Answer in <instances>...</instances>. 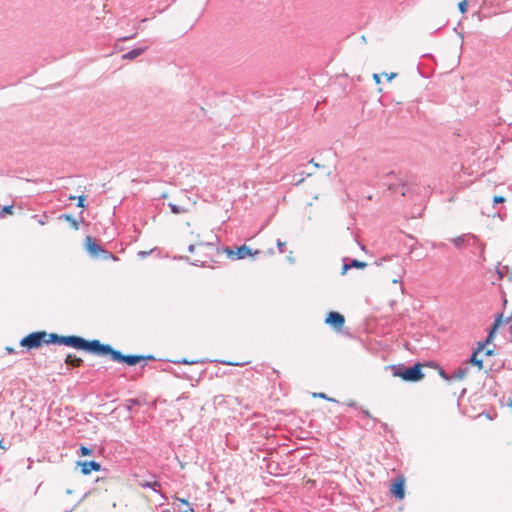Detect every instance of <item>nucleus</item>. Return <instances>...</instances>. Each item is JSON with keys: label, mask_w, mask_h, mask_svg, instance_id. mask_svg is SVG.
Listing matches in <instances>:
<instances>
[{"label": "nucleus", "mask_w": 512, "mask_h": 512, "mask_svg": "<svg viewBox=\"0 0 512 512\" xmlns=\"http://www.w3.org/2000/svg\"><path fill=\"white\" fill-rule=\"evenodd\" d=\"M48 342L56 345H64L68 347H72L74 349L83 350L94 355L98 356L101 342L97 339L94 340H86L77 335H58L56 333H50Z\"/></svg>", "instance_id": "obj_1"}, {"label": "nucleus", "mask_w": 512, "mask_h": 512, "mask_svg": "<svg viewBox=\"0 0 512 512\" xmlns=\"http://www.w3.org/2000/svg\"><path fill=\"white\" fill-rule=\"evenodd\" d=\"M423 364L417 362L412 366H407L404 363L392 364L385 367L392 372L394 377H399L405 382H419L425 374L422 371Z\"/></svg>", "instance_id": "obj_2"}, {"label": "nucleus", "mask_w": 512, "mask_h": 512, "mask_svg": "<svg viewBox=\"0 0 512 512\" xmlns=\"http://www.w3.org/2000/svg\"><path fill=\"white\" fill-rule=\"evenodd\" d=\"M98 356H109L112 361L117 363H124L128 366H135L143 360H153L151 355L143 356L137 354L124 355L121 351L114 349L110 344H101Z\"/></svg>", "instance_id": "obj_3"}, {"label": "nucleus", "mask_w": 512, "mask_h": 512, "mask_svg": "<svg viewBox=\"0 0 512 512\" xmlns=\"http://www.w3.org/2000/svg\"><path fill=\"white\" fill-rule=\"evenodd\" d=\"M49 334L46 331L32 332L20 340V346L24 347L27 351L38 349L44 344H51L48 342Z\"/></svg>", "instance_id": "obj_4"}, {"label": "nucleus", "mask_w": 512, "mask_h": 512, "mask_svg": "<svg viewBox=\"0 0 512 512\" xmlns=\"http://www.w3.org/2000/svg\"><path fill=\"white\" fill-rule=\"evenodd\" d=\"M450 242L453 243V245L458 249H461L466 245L477 244V246L479 247V257H482L483 260L485 259L484 258L485 246L479 240V238L472 233H465L460 236L451 238Z\"/></svg>", "instance_id": "obj_5"}, {"label": "nucleus", "mask_w": 512, "mask_h": 512, "mask_svg": "<svg viewBox=\"0 0 512 512\" xmlns=\"http://www.w3.org/2000/svg\"><path fill=\"white\" fill-rule=\"evenodd\" d=\"M388 188L394 193H400L403 197H411L414 192L413 185L401 179L396 182H389Z\"/></svg>", "instance_id": "obj_6"}, {"label": "nucleus", "mask_w": 512, "mask_h": 512, "mask_svg": "<svg viewBox=\"0 0 512 512\" xmlns=\"http://www.w3.org/2000/svg\"><path fill=\"white\" fill-rule=\"evenodd\" d=\"M153 480L138 479L137 484L142 488H148L156 493H159L164 500H167V496L160 492L161 483L156 480L155 474H149Z\"/></svg>", "instance_id": "obj_7"}, {"label": "nucleus", "mask_w": 512, "mask_h": 512, "mask_svg": "<svg viewBox=\"0 0 512 512\" xmlns=\"http://www.w3.org/2000/svg\"><path fill=\"white\" fill-rule=\"evenodd\" d=\"M325 323L336 330H340L345 324V318L339 312L331 311L327 314Z\"/></svg>", "instance_id": "obj_8"}, {"label": "nucleus", "mask_w": 512, "mask_h": 512, "mask_svg": "<svg viewBox=\"0 0 512 512\" xmlns=\"http://www.w3.org/2000/svg\"><path fill=\"white\" fill-rule=\"evenodd\" d=\"M391 494L398 500H402L405 496V480L403 477L396 478L391 484Z\"/></svg>", "instance_id": "obj_9"}, {"label": "nucleus", "mask_w": 512, "mask_h": 512, "mask_svg": "<svg viewBox=\"0 0 512 512\" xmlns=\"http://www.w3.org/2000/svg\"><path fill=\"white\" fill-rule=\"evenodd\" d=\"M77 466H79L81 468V473L83 475H88L92 471H100L101 470V464L95 460L78 461Z\"/></svg>", "instance_id": "obj_10"}, {"label": "nucleus", "mask_w": 512, "mask_h": 512, "mask_svg": "<svg viewBox=\"0 0 512 512\" xmlns=\"http://www.w3.org/2000/svg\"><path fill=\"white\" fill-rule=\"evenodd\" d=\"M85 241H86L85 248H86L87 252L91 256L98 258L103 247L99 243H97V241L91 236H87Z\"/></svg>", "instance_id": "obj_11"}, {"label": "nucleus", "mask_w": 512, "mask_h": 512, "mask_svg": "<svg viewBox=\"0 0 512 512\" xmlns=\"http://www.w3.org/2000/svg\"><path fill=\"white\" fill-rule=\"evenodd\" d=\"M260 253H262L260 250H255L253 252L250 247L243 244V245L237 247L236 252H235L236 257L234 259H244L248 256H254V255H257Z\"/></svg>", "instance_id": "obj_12"}, {"label": "nucleus", "mask_w": 512, "mask_h": 512, "mask_svg": "<svg viewBox=\"0 0 512 512\" xmlns=\"http://www.w3.org/2000/svg\"><path fill=\"white\" fill-rule=\"evenodd\" d=\"M148 47H149L148 45H145L142 47L134 48V49L128 51L127 53L123 54L122 59L123 60H133V59L137 58L138 56L142 55L148 49Z\"/></svg>", "instance_id": "obj_13"}, {"label": "nucleus", "mask_w": 512, "mask_h": 512, "mask_svg": "<svg viewBox=\"0 0 512 512\" xmlns=\"http://www.w3.org/2000/svg\"><path fill=\"white\" fill-rule=\"evenodd\" d=\"M502 321H503V313L496 314L495 318H494L493 325L491 326V328L488 332V341H492L494 339V335H495L496 331L498 330V328L500 327V325L502 324Z\"/></svg>", "instance_id": "obj_14"}, {"label": "nucleus", "mask_w": 512, "mask_h": 512, "mask_svg": "<svg viewBox=\"0 0 512 512\" xmlns=\"http://www.w3.org/2000/svg\"><path fill=\"white\" fill-rule=\"evenodd\" d=\"M65 363L68 366L80 367L83 364V360L75 355L68 354L65 358Z\"/></svg>", "instance_id": "obj_15"}, {"label": "nucleus", "mask_w": 512, "mask_h": 512, "mask_svg": "<svg viewBox=\"0 0 512 512\" xmlns=\"http://www.w3.org/2000/svg\"><path fill=\"white\" fill-rule=\"evenodd\" d=\"M468 372L469 368L467 366L459 367L453 374H451L452 380H462L467 376Z\"/></svg>", "instance_id": "obj_16"}, {"label": "nucleus", "mask_w": 512, "mask_h": 512, "mask_svg": "<svg viewBox=\"0 0 512 512\" xmlns=\"http://www.w3.org/2000/svg\"><path fill=\"white\" fill-rule=\"evenodd\" d=\"M58 219H60V220L64 219L65 221L70 223V225L73 227L74 230H78L79 229V221L77 219H75L70 214H61V215H59Z\"/></svg>", "instance_id": "obj_17"}, {"label": "nucleus", "mask_w": 512, "mask_h": 512, "mask_svg": "<svg viewBox=\"0 0 512 512\" xmlns=\"http://www.w3.org/2000/svg\"><path fill=\"white\" fill-rule=\"evenodd\" d=\"M467 362L471 363L474 366H477L479 370H481L483 368V360L478 358L477 353L472 352V354Z\"/></svg>", "instance_id": "obj_18"}, {"label": "nucleus", "mask_w": 512, "mask_h": 512, "mask_svg": "<svg viewBox=\"0 0 512 512\" xmlns=\"http://www.w3.org/2000/svg\"><path fill=\"white\" fill-rule=\"evenodd\" d=\"M98 258H102L103 260H114V261H117L119 259L115 254H113L112 252H110L104 248L100 252Z\"/></svg>", "instance_id": "obj_19"}, {"label": "nucleus", "mask_w": 512, "mask_h": 512, "mask_svg": "<svg viewBox=\"0 0 512 512\" xmlns=\"http://www.w3.org/2000/svg\"><path fill=\"white\" fill-rule=\"evenodd\" d=\"M140 401L137 398H129L125 401V408L128 412H132L134 406H139Z\"/></svg>", "instance_id": "obj_20"}, {"label": "nucleus", "mask_w": 512, "mask_h": 512, "mask_svg": "<svg viewBox=\"0 0 512 512\" xmlns=\"http://www.w3.org/2000/svg\"><path fill=\"white\" fill-rule=\"evenodd\" d=\"M349 263H350L351 268H356V269H364L367 266L366 262H362L358 259L349 258Z\"/></svg>", "instance_id": "obj_21"}, {"label": "nucleus", "mask_w": 512, "mask_h": 512, "mask_svg": "<svg viewBox=\"0 0 512 512\" xmlns=\"http://www.w3.org/2000/svg\"><path fill=\"white\" fill-rule=\"evenodd\" d=\"M168 206L173 214H182V213L187 212V210L185 208L178 206L176 204H173V203H169Z\"/></svg>", "instance_id": "obj_22"}, {"label": "nucleus", "mask_w": 512, "mask_h": 512, "mask_svg": "<svg viewBox=\"0 0 512 512\" xmlns=\"http://www.w3.org/2000/svg\"><path fill=\"white\" fill-rule=\"evenodd\" d=\"M175 500H177L181 504H185V506H186V509H183L180 512H195V510L192 507H190V503L188 502V500H186L184 498H179L177 496H175Z\"/></svg>", "instance_id": "obj_23"}, {"label": "nucleus", "mask_w": 512, "mask_h": 512, "mask_svg": "<svg viewBox=\"0 0 512 512\" xmlns=\"http://www.w3.org/2000/svg\"><path fill=\"white\" fill-rule=\"evenodd\" d=\"M69 199L70 200L77 199V207H79V208H85L86 207V205H85L86 196L85 195H80L78 197L71 196V197H69Z\"/></svg>", "instance_id": "obj_24"}, {"label": "nucleus", "mask_w": 512, "mask_h": 512, "mask_svg": "<svg viewBox=\"0 0 512 512\" xmlns=\"http://www.w3.org/2000/svg\"><path fill=\"white\" fill-rule=\"evenodd\" d=\"M490 342H491V341H488V336H487V337H486V339H485L484 341H482V342H478V344H477V348H475V349L473 350V352H474V353L479 354L480 352H482V351L485 349L486 345H487L488 343H490Z\"/></svg>", "instance_id": "obj_25"}, {"label": "nucleus", "mask_w": 512, "mask_h": 512, "mask_svg": "<svg viewBox=\"0 0 512 512\" xmlns=\"http://www.w3.org/2000/svg\"><path fill=\"white\" fill-rule=\"evenodd\" d=\"M437 370H438V374H439V376H440L442 379H444V380H446V381H448V382L452 381L451 374H448V373L443 369V367L439 366Z\"/></svg>", "instance_id": "obj_26"}, {"label": "nucleus", "mask_w": 512, "mask_h": 512, "mask_svg": "<svg viewBox=\"0 0 512 512\" xmlns=\"http://www.w3.org/2000/svg\"><path fill=\"white\" fill-rule=\"evenodd\" d=\"M92 453H93V449L89 448V447H86L84 445H81L79 450H78V454L80 456H88V455H91Z\"/></svg>", "instance_id": "obj_27"}, {"label": "nucleus", "mask_w": 512, "mask_h": 512, "mask_svg": "<svg viewBox=\"0 0 512 512\" xmlns=\"http://www.w3.org/2000/svg\"><path fill=\"white\" fill-rule=\"evenodd\" d=\"M394 257H396V256H395V255H387V256H385V257H382V258H379V259L375 260L374 264H375L376 266H381V265H383V263H384V262H386V261H390V260H392Z\"/></svg>", "instance_id": "obj_28"}, {"label": "nucleus", "mask_w": 512, "mask_h": 512, "mask_svg": "<svg viewBox=\"0 0 512 512\" xmlns=\"http://www.w3.org/2000/svg\"><path fill=\"white\" fill-rule=\"evenodd\" d=\"M343 265H342V271H341V274L344 275L346 274V272L351 269V266H350V263H349V258L348 257H345L343 258Z\"/></svg>", "instance_id": "obj_29"}, {"label": "nucleus", "mask_w": 512, "mask_h": 512, "mask_svg": "<svg viewBox=\"0 0 512 512\" xmlns=\"http://www.w3.org/2000/svg\"><path fill=\"white\" fill-rule=\"evenodd\" d=\"M343 265H342V271H341V274L344 275L346 274V272L351 269V266H350V263H349V258L348 257H345L343 258Z\"/></svg>", "instance_id": "obj_30"}, {"label": "nucleus", "mask_w": 512, "mask_h": 512, "mask_svg": "<svg viewBox=\"0 0 512 512\" xmlns=\"http://www.w3.org/2000/svg\"><path fill=\"white\" fill-rule=\"evenodd\" d=\"M13 212V205H5L0 210V216H4L6 214H12Z\"/></svg>", "instance_id": "obj_31"}, {"label": "nucleus", "mask_w": 512, "mask_h": 512, "mask_svg": "<svg viewBox=\"0 0 512 512\" xmlns=\"http://www.w3.org/2000/svg\"><path fill=\"white\" fill-rule=\"evenodd\" d=\"M467 7H468V3H467V1H466V0L461 1V2L458 4V9H459V11H460L462 14L466 13V11H467Z\"/></svg>", "instance_id": "obj_32"}, {"label": "nucleus", "mask_w": 512, "mask_h": 512, "mask_svg": "<svg viewBox=\"0 0 512 512\" xmlns=\"http://www.w3.org/2000/svg\"><path fill=\"white\" fill-rule=\"evenodd\" d=\"M276 245H277V248H278L279 252L280 253H284L285 246H286L285 242H282L280 239H277Z\"/></svg>", "instance_id": "obj_33"}, {"label": "nucleus", "mask_w": 512, "mask_h": 512, "mask_svg": "<svg viewBox=\"0 0 512 512\" xmlns=\"http://www.w3.org/2000/svg\"><path fill=\"white\" fill-rule=\"evenodd\" d=\"M223 252H225L229 257H232L233 255H235V252L232 250V248H230L229 246H224L222 248Z\"/></svg>", "instance_id": "obj_34"}, {"label": "nucleus", "mask_w": 512, "mask_h": 512, "mask_svg": "<svg viewBox=\"0 0 512 512\" xmlns=\"http://www.w3.org/2000/svg\"><path fill=\"white\" fill-rule=\"evenodd\" d=\"M423 366H429V367H432V368H435V369H438V367L440 366L437 362L435 361H428L426 362L425 364H423Z\"/></svg>", "instance_id": "obj_35"}, {"label": "nucleus", "mask_w": 512, "mask_h": 512, "mask_svg": "<svg viewBox=\"0 0 512 512\" xmlns=\"http://www.w3.org/2000/svg\"><path fill=\"white\" fill-rule=\"evenodd\" d=\"M314 396H317V397H320V398H323V399H326L328 401H333L335 402L336 400L335 399H332V398H329L327 397V395L323 392H320V393H317V394H314Z\"/></svg>", "instance_id": "obj_36"}, {"label": "nucleus", "mask_w": 512, "mask_h": 512, "mask_svg": "<svg viewBox=\"0 0 512 512\" xmlns=\"http://www.w3.org/2000/svg\"><path fill=\"white\" fill-rule=\"evenodd\" d=\"M190 264L194 265V266H204L205 261L199 260V259H195L194 261H191Z\"/></svg>", "instance_id": "obj_37"}, {"label": "nucleus", "mask_w": 512, "mask_h": 512, "mask_svg": "<svg viewBox=\"0 0 512 512\" xmlns=\"http://www.w3.org/2000/svg\"><path fill=\"white\" fill-rule=\"evenodd\" d=\"M505 201V198L503 196H495L493 199L494 204L503 203Z\"/></svg>", "instance_id": "obj_38"}, {"label": "nucleus", "mask_w": 512, "mask_h": 512, "mask_svg": "<svg viewBox=\"0 0 512 512\" xmlns=\"http://www.w3.org/2000/svg\"><path fill=\"white\" fill-rule=\"evenodd\" d=\"M467 246L472 248L471 252L473 254L479 255V247L477 246V244H472V245H467Z\"/></svg>", "instance_id": "obj_39"}, {"label": "nucleus", "mask_w": 512, "mask_h": 512, "mask_svg": "<svg viewBox=\"0 0 512 512\" xmlns=\"http://www.w3.org/2000/svg\"><path fill=\"white\" fill-rule=\"evenodd\" d=\"M175 363H178V364H194L196 363V361H188L187 359H182V360H177V361H174Z\"/></svg>", "instance_id": "obj_40"}, {"label": "nucleus", "mask_w": 512, "mask_h": 512, "mask_svg": "<svg viewBox=\"0 0 512 512\" xmlns=\"http://www.w3.org/2000/svg\"><path fill=\"white\" fill-rule=\"evenodd\" d=\"M5 350H6V352H7L8 354H14V353H16L15 349H14V348H12V347H9V346H7V347L5 348Z\"/></svg>", "instance_id": "obj_41"}, {"label": "nucleus", "mask_w": 512, "mask_h": 512, "mask_svg": "<svg viewBox=\"0 0 512 512\" xmlns=\"http://www.w3.org/2000/svg\"><path fill=\"white\" fill-rule=\"evenodd\" d=\"M195 249H196V245H194V244H190V245L188 246V251H189L190 253H194V252H195Z\"/></svg>", "instance_id": "obj_42"}, {"label": "nucleus", "mask_w": 512, "mask_h": 512, "mask_svg": "<svg viewBox=\"0 0 512 512\" xmlns=\"http://www.w3.org/2000/svg\"><path fill=\"white\" fill-rule=\"evenodd\" d=\"M493 354H494V350H492V349H487L484 352L485 356H492Z\"/></svg>", "instance_id": "obj_43"}, {"label": "nucleus", "mask_w": 512, "mask_h": 512, "mask_svg": "<svg viewBox=\"0 0 512 512\" xmlns=\"http://www.w3.org/2000/svg\"><path fill=\"white\" fill-rule=\"evenodd\" d=\"M373 79H374V81H375L377 84H379V83H380V76H379L378 74H376V73H375V74H373Z\"/></svg>", "instance_id": "obj_44"}, {"label": "nucleus", "mask_w": 512, "mask_h": 512, "mask_svg": "<svg viewBox=\"0 0 512 512\" xmlns=\"http://www.w3.org/2000/svg\"><path fill=\"white\" fill-rule=\"evenodd\" d=\"M148 254H149V252H146V251H140V252L138 253V255H139L140 257H142V258L146 257Z\"/></svg>", "instance_id": "obj_45"}, {"label": "nucleus", "mask_w": 512, "mask_h": 512, "mask_svg": "<svg viewBox=\"0 0 512 512\" xmlns=\"http://www.w3.org/2000/svg\"><path fill=\"white\" fill-rule=\"evenodd\" d=\"M396 75H397L396 73H390L389 75H388V74H386V76H387L388 80H392L393 78H395V77H396Z\"/></svg>", "instance_id": "obj_46"}, {"label": "nucleus", "mask_w": 512, "mask_h": 512, "mask_svg": "<svg viewBox=\"0 0 512 512\" xmlns=\"http://www.w3.org/2000/svg\"><path fill=\"white\" fill-rule=\"evenodd\" d=\"M0 449L6 450L7 447L4 445L3 440H0Z\"/></svg>", "instance_id": "obj_47"}, {"label": "nucleus", "mask_w": 512, "mask_h": 512, "mask_svg": "<svg viewBox=\"0 0 512 512\" xmlns=\"http://www.w3.org/2000/svg\"><path fill=\"white\" fill-rule=\"evenodd\" d=\"M198 245L199 246H208V247H212L213 246L212 243H205V244L204 243H199Z\"/></svg>", "instance_id": "obj_48"}, {"label": "nucleus", "mask_w": 512, "mask_h": 512, "mask_svg": "<svg viewBox=\"0 0 512 512\" xmlns=\"http://www.w3.org/2000/svg\"><path fill=\"white\" fill-rule=\"evenodd\" d=\"M401 277H402V276H401V274H398V279H393V280H392V282H393V283H398V282H400Z\"/></svg>", "instance_id": "obj_49"}, {"label": "nucleus", "mask_w": 512, "mask_h": 512, "mask_svg": "<svg viewBox=\"0 0 512 512\" xmlns=\"http://www.w3.org/2000/svg\"><path fill=\"white\" fill-rule=\"evenodd\" d=\"M136 34H133L131 36H127V37H123L121 40H128V39H133L135 37Z\"/></svg>", "instance_id": "obj_50"}, {"label": "nucleus", "mask_w": 512, "mask_h": 512, "mask_svg": "<svg viewBox=\"0 0 512 512\" xmlns=\"http://www.w3.org/2000/svg\"><path fill=\"white\" fill-rule=\"evenodd\" d=\"M362 413L366 416V417H371L370 413L368 410H362Z\"/></svg>", "instance_id": "obj_51"}, {"label": "nucleus", "mask_w": 512, "mask_h": 512, "mask_svg": "<svg viewBox=\"0 0 512 512\" xmlns=\"http://www.w3.org/2000/svg\"><path fill=\"white\" fill-rule=\"evenodd\" d=\"M221 363H224V364H226V365H234V363H232V362H224V361H221Z\"/></svg>", "instance_id": "obj_52"}, {"label": "nucleus", "mask_w": 512, "mask_h": 512, "mask_svg": "<svg viewBox=\"0 0 512 512\" xmlns=\"http://www.w3.org/2000/svg\"><path fill=\"white\" fill-rule=\"evenodd\" d=\"M508 406H509V407H512V398H511V399H509V401H508Z\"/></svg>", "instance_id": "obj_53"}, {"label": "nucleus", "mask_w": 512, "mask_h": 512, "mask_svg": "<svg viewBox=\"0 0 512 512\" xmlns=\"http://www.w3.org/2000/svg\"><path fill=\"white\" fill-rule=\"evenodd\" d=\"M349 406L356 407V403L355 402H351V403H349Z\"/></svg>", "instance_id": "obj_54"}, {"label": "nucleus", "mask_w": 512, "mask_h": 512, "mask_svg": "<svg viewBox=\"0 0 512 512\" xmlns=\"http://www.w3.org/2000/svg\"><path fill=\"white\" fill-rule=\"evenodd\" d=\"M510 333H511V339H510V342L512 343V325L510 326Z\"/></svg>", "instance_id": "obj_55"}, {"label": "nucleus", "mask_w": 512, "mask_h": 512, "mask_svg": "<svg viewBox=\"0 0 512 512\" xmlns=\"http://www.w3.org/2000/svg\"><path fill=\"white\" fill-rule=\"evenodd\" d=\"M511 319H512L511 317H508V318H506L505 322L508 323L511 321Z\"/></svg>", "instance_id": "obj_56"}, {"label": "nucleus", "mask_w": 512, "mask_h": 512, "mask_svg": "<svg viewBox=\"0 0 512 512\" xmlns=\"http://www.w3.org/2000/svg\"><path fill=\"white\" fill-rule=\"evenodd\" d=\"M268 253H269V254H273V253H274L273 249H269V250H268Z\"/></svg>", "instance_id": "obj_57"}, {"label": "nucleus", "mask_w": 512, "mask_h": 512, "mask_svg": "<svg viewBox=\"0 0 512 512\" xmlns=\"http://www.w3.org/2000/svg\"><path fill=\"white\" fill-rule=\"evenodd\" d=\"M446 245L444 243L439 244V247H445Z\"/></svg>", "instance_id": "obj_58"}, {"label": "nucleus", "mask_w": 512, "mask_h": 512, "mask_svg": "<svg viewBox=\"0 0 512 512\" xmlns=\"http://www.w3.org/2000/svg\"><path fill=\"white\" fill-rule=\"evenodd\" d=\"M66 492H67V494H71L72 490L68 489Z\"/></svg>", "instance_id": "obj_59"}, {"label": "nucleus", "mask_w": 512, "mask_h": 512, "mask_svg": "<svg viewBox=\"0 0 512 512\" xmlns=\"http://www.w3.org/2000/svg\"><path fill=\"white\" fill-rule=\"evenodd\" d=\"M161 512H171L169 509L162 510Z\"/></svg>", "instance_id": "obj_60"}]
</instances>
